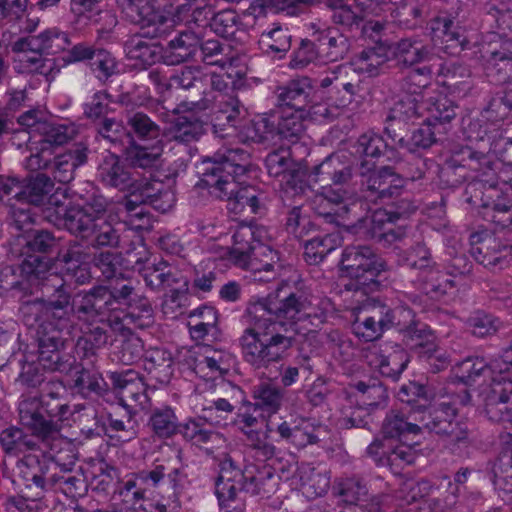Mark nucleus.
<instances>
[{
  "label": "nucleus",
  "mask_w": 512,
  "mask_h": 512,
  "mask_svg": "<svg viewBox=\"0 0 512 512\" xmlns=\"http://www.w3.org/2000/svg\"><path fill=\"white\" fill-rule=\"evenodd\" d=\"M317 177L314 170L309 171L307 165L295 162L283 177L284 193L287 195L291 191L293 195L304 194L307 189H310L312 182H317Z\"/></svg>",
  "instance_id": "nucleus-56"
},
{
  "label": "nucleus",
  "mask_w": 512,
  "mask_h": 512,
  "mask_svg": "<svg viewBox=\"0 0 512 512\" xmlns=\"http://www.w3.org/2000/svg\"><path fill=\"white\" fill-rule=\"evenodd\" d=\"M58 390H64L62 383L50 380L45 393L26 397L18 405L20 424L45 444L60 434L63 422L72 414L69 404Z\"/></svg>",
  "instance_id": "nucleus-6"
},
{
  "label": "nucleus",
  "mask_w": 512,
  "mask_h": 512,
  "mask_svg": "<svg viewBox=\"0 0 512 512\" xmlns=\"http://www.w3.org/2000/svg\"><path fill=\"white\" fill-rule=\"evenodd\" d=\"M413 416H415V405L408 413L403 409L388 411L381 425L383 438L396 440L406 434L419 435L420 428L418 423L413 421Z\"/></svg>",
  "instance_id": "nucleus-36"
},
{
  "label": "nucleus",
  "mask_w": 512,
  "mask_h": 512,
  "mask_svg": "<svg viewBox=\"0 0 512 512\" xmlns=\"http://www.w3.org/2000/svg\"><path fill=\"white\" fill-rule=\"evenodd\" d=\"M241 480L242 489L253 495L269 496L276 491L279 484L274 468L267 465H247L242 471Z\"/></svg>",
  "instance_id": "nucleus-32"
},
{
  "label": "nucleus",
  "mask_w": 512,
  "mask_h": 512,
  "mask_svg": "<svg viewBox=\"0 0 512 512\" xmlns=\"http://www.w3.org/2000/svg\"><path fill=\"white\" fill-rule=\"evenodd\" d=\"M92 324L91 328L86 332L84 341L86 350L101 349L107 345H112L116 340V336L128 337L131 335V330L123 323V329L120 331H113L107 324L96 323Z\"/></svg>",
  "instance_id": "nucleus-53"
},
{
  "label": "nucleus",
  "mask_w": 512,
  "mask_h": 512,
  "mask_svg": "<svg viewBox=\"0 0 512 512\" xmlns=\"http://www.w3.org/2000/svg\"><path fill=\"white\" fill-rule=\"evenodd\" d=\"M390 305L374 301L358 316L354 322L356 334L365 341H374L388 330Z\"/></svg>",
  "instance_id": "nucleus-25"
},
{
  "label": "nucleus",
  "mask_w": 512,
  "mask_h": 512,
  "mask_svg": "<svg viewBox=\"0 0 512 512\" xmlns=\"http://www.w3.org/2000/svg\"><path fill=\"white\" fill-rule=\"evenodd\" d=\"M297 113L273 112L261 117L254 123L257 141L264 143L279 139L296 143L305 132L303 116Z\"/></svg>",
  "instance_id": "nucleus-13"
},
{
  "label": "nucleus",
  "mask_w": 512,
  "mask_h": 512,
  "mask_svg": "<svg viewBox=\"0 0 512 512\" xmlns=\"http://www.w3.org/2000/svg\"><path fill=\"white\" fill-rule=\"evenodd\" d=\"M48 206L44 210V218L54 226L65 229L68 233L72 232L81 221L84 214L65 196L64 193H50L46 200Z\"/></svg>",
  "instance_id": "nucleus-24"
},
{
  "label": "nucleus",
  "mask_w": 512,
  "mask_h": 512,
  "mask_svg": "<svg viewBox=\"0 0 512 512\" xmlns=\"http://www.w3.org/2000/svg\"><path fill=\"white\" fill-rule=\"evenodd\" d=\"M88 248L89 246H85L80 238L75 237L74 239L68 240L64 246H59L54 258L43 259L50 261L49 270L54 263H59L63 267L66 275L76 277L77 282L83 284L87 279L83 273L86 271L83 265L87 264L91 258Z\"/></svg>",
  "instance_id": "nucleus-19"
},
{
  "label": "nucleus",
  "mask_w": 512,
  "mask_h": 512,
  "mask_svg": "<svg viewBox=\"0 0 512 512\" xmlns=\"http://www.w3.org/2000/svg\"><path fill=\"white\" fill-rule=\"evenodd\" d=\"M470 69L460 63H451L443 66L439 73V82L452 92H461L469 89Z\"/></svg>",
  "instance_id": "nucleus-59"
},
{
  "label": "nucleus",
  "mask_w": 512,
  "mask_h": 512,
  "mask_svg": "<svg viewBox=\"0 0 512 512\" xmlns=\"http://www.w3.org/2000/svg\"><path fill=\"white\" fill-rule=\"evenodd\" d=\"M393 55L396 67L400 70L410 69L420 63L430 61L433 48L426 45L419 37H405L393 45Z\"/></svg>",
  "instance_id": "nucleus-26"
},
{
  "label": "nucleus",
  "mask_w": 512,
  "mask_h": 512,
  "mask_svg": "<svg viewBox=\"0 0 512 512\" xmlns=\"http://www.w3.org/2000/svg\"><path fill=\"white\" fill-rule=\"evenodd\" d=\"M403 341L419 357L432 358V355L438 352L433 331L417 318L414 324L403 334Z\"/></svg>",
  "instance_id": "nucleus-41"
},
{
  "label": "nucleus",
  "mask_w": 512,
  "mask_h": 512,
  "mask_svg": "<svg viewBox=\"0 0 512 512\" xmlns=\"http://www.w3.org/2000/svg\"><path fill=\"white\" fill-rule=\"evenodd\" d=\"M99 3L100 0H71V11L77 17V23H98L104 20L109 28L98 29L97 33L101 36L103 33H109L111 27H114L117 21L108 11H101Z\"/></svg>",
  "instance_id": "nucleus-46"
},
{
  "label": "nucleus",
  "mask_w": 512,
  "mask_h": 512,
  "mask_svg": "<svg viewBox=\"0 0 512 512\" xmlns=\"http://www.w3.org/2000/svg\"><path fill=\"white\" fill-rule=\"evenodd\" d=\"M320 87L330 88V92L339 95L343 103H351L360 91V81L352 67L339 65L321 79Z\"/></svg>",
  "instance_id": "nucleus-29"
},
{
  "label": "nucleus",
  "mask_w": 512,
  "mask_h": 512,
  "mask_svg": "<svg viewBox=\"0 0 512 512\" xmlns=\"http://www.w3.org/2000/svg\"><path fill=\"white\" fill-rule=\"evenodd\" d=\"M337 246V239L332 234H317L305 240L304 257L308 264L317 265Z\"/></svg>",
  "instance_id": "nucleus-57"
},
{
  "label": "nucleus",
  "mask_w": 512,
  "mask_h": 512,
  "mask_svg": "<svg viewBox=\"0 0 512 512\" xmlns=\"http://www.w3.org/2000/svg\"><path fill=\"white\" fill-rule=\"evenodd\" d=\"M323 195L328 202L338 206L334 213L325 214L326 218H331L330 222L347 223L366 212L365 204L353 188H328Z\"/></svg>",
  "instance_id": "nucleus-21"
},
{
  "label": "nucleus",
  "mask_w": 512,
  "mask_h": 512,
  "mask_svg": "<svg viewBox=\"0 0 512 512\" xmlns=\"http://www.w3.org/2000/svg\"><path fill=\"white\" fill-rule=\"evenodd\" d=\"M136 412L128 409L127 405L108 414V426H105V434L111 439L120 442H129L137 437L138 421Z\"/></svg>",
  "instance_id": "nucleus-37"
},
{
  "label": "nucleus",
  "mask_w": 512,
  "mask_h": 512,
  "mask_svg": "<svg viewBox=\"0 0 512 512\" xmlns=\"http://www.w3.org/2000/svg\"><path fill=\"white\" fill-rule=\"evenodd\" d=\"M32 434L28 435L23 428L10 426L0 432V447L9 456H19L27 451H37L39 444L33 440Z\"/></svg>",
  "instance_id": "nucleus-44"
},
{
  "label": "nucleus",
  "mask_w": 512,
  "mask_h": 512,
  "mask_svg": "<svg viewBox=\"0 0 512 512\" xmlns=\"http://www.w3.org/2000/svg\"><path fill=\"white\" fill-rule=\"evenodd\" d=\"M483 58L485 74L491 82L504 84L512 79V38L502 41L498 47L488 45Z\"/></svg>",
  "instance_id": "nucleus-20"
},
{
  "label": "nucleus",
  "mask_w": 512,
  "mask_h": 512,
  "mask_svg": "<svg viewBox=\"0 0 512 512\" xmlns=\"http://www.w3.org/2000/svg\"><path fill=\"white\" fill-rule=\"evenodd\" d=\"M357 153L365 157L379 158L382 155L391 153L387 158L389 160L398 161L395 149L386 142L382 136L367 132L362 134L357 140Z\"/></svg>",
  "instance_id": "nucleus-58"
},
{
  "label": "nucleus",
  "mask_w": 512,
  "mask_h": 512,
  "mask_svg": "<svg viewBox=\"0 0 512 512\" xmlns=\"http://www.w3.org/2000/svg\"><path fill=\"white\" fill-rule=\"evenodd\" d=\"M255 233L250 225H242L235 231L229 260L250 271L255 280L267 282L276 275L277 252L256 239Z\"/></svg>",
  "instance_id": "nucleus-9"
},
{
  "label": "nucleus",
  "mask_w": 512,
  "mask_h": 512,
  "mask_svg": "<svg viewBox=\"0 0 512 512\" xmlns=\"http://www.w3.org/2000/svg\"><path fill=\"white\" fill-rule=\"evenodd\" d=\"M50 261L39 255L25 258L19 268L5 266L0 270V295L17 292L22 296L34 294L39 289L41 297L23 301L19 307L23 323L35 327L41 320L61 318L67 313L70 294L67 282L57 274L49 272Z\"/></svg>",
  "instance_id": "nucleus-2"
},
{
  "label": "nucleus",
  "mask_w": 512,
  "mask_h": 512,
  "mask_svg": "<svg viewBox=\"0 0 512 512\" xmlns=\"http://www.w3.org/2000/svg\"><path fill=\"white\" fill-rule=\"evenodd\" d=\"M109 380L114 390L120 395L122 402L135 403L142 411L152 409V403L147 395V384L143 377L136 371L128 369L121 372H111Z\"/></svg>",
  "instance_id": "nucleus-18"
},
{
  "label": "nucleus",
  "mask_w": 512,
  "mask_h": 512,
  "mask_svg": "<svg viewBox=\"0 0 512 512\" xmlns=\"http://www.w3.org/2000/svg\"><path fill=\"white\" fill-rule=\"evenodd\" d=\"M277 432L282 439L288 441L297 449H303L308 445L320 443L327 434V429L323 425L318 426H294L287 422H282L277 427Z\"/></svg>",
  "instance_id": "nucleus-42"
},
{
  "label": "nucleus",
  "mask_w": 512,
  "mask_h": 512,
  "mask_svg": "<svg viewBox=\"0 0 512 512\" xmlns=\"http://www.w3.org/2000/svg\"><path fill=\"white\" fill-rule=\"evenodd\" d=\"M409 363V356L403 349H395L387 355L378 356V370L380 374L396 382L400 379L401 374Z\"/></svg>",
  "instance_id": "nucleus-61"
},
{
  "label": "nucleus",
  "mask_w": 512,
  "mask_h": 512,
  "mask_svg": "<svg viewBox=\"0 0 512 512\" xmlns=\"http://www.w3.org/2000/svg\"><path fill=\"white\" fill-rule=\"evenodd\" d=\"M61 237H57L48 229H31L26 237L25 247L28 251L39 255L57 254Z\"/></svg>",
  "instance_id": "nucleus-55"
},
{
  "label": "nucleus",
  "mask_w": 512,
  "mask_h": 512,
  "mask_svg": "<svg viewBox=\"0 0 512 512\" xmlns=\"http://www.w3.org/2000/svg\"><path fill=\"white\" fill-rule=\"evenodd\" d=\"M70 294L69 330L73 327L72 316L76 314L80 321L90 325L107 324L113 331L123 329V320L118 314L119 298L122 299L121 285H97L89 290L79 291L74 297L71 285L67 283Z\"/></svg>",
  "instance_id": "nucleus-8"
},
{
  "label": "nucleus",
  "mask_w": 512,
  "mask_h": 512,
  "mask_svg": "<svg viewBox=\"0 0 512 512\" xmlns=\"http://www.w3.org/2000/svg\"><path fill=\"white\" fill-rule=\"evenodd\" d=\"M359 175L364 196L374 204L388 203L403 192V177L392 166L376 169L374 163L363 160L359 166Z\"/></svg>",
  "instance_id": "nucleus-12"
},
{
  "label": "nucleus",
  "mask_w": 512,
  "mask_h": 512,
  "mask_svg": "<svg viewBox=\"0 0 512 512\" xmlns=\"http://www.w3.org/2000/svg\"><path fill=\"white\" fill-rule=\"evenodd\" d=\"M61 318L41 320L37 326V342L39 357L28 361L22 354L19 363L21 371L17 381L29 388L39 387L47 379V372H65L71 367L68 360H63L61 350L64 349L69 334V313L60 314Z\"/></svg>",
  "instance_id": "nucleus-5"
},
{
  "label": "nucleus",
  "mask_w": 512,
  "mask_h": 512,
  "mask_svg": "<svg viewBox=\"0 0 512 512\" xmlns=\"http://www.w3.org/2000/svg\"><path fill=\"white\" fill-rule=\"evenodd\" d=\"M467 171L477 173L466 187L467 200L486 210L485 196L475 197L473 189L481 192L494 188L502 192V198L512 197V166L495 159L493 154L477 151L470 146H463L453 152L446 161L442 174L452 186L459 185L469 178Z\"/></svg>",
  "instance_id": "nucleus-3"
},
{
  "label": "nucleus",
  "mask_w": 512,
  "mask_h": 512,
  "mask_svg": "<svg viewBox=\"0 0 512 512\" xmlns=\"http://www.w3.org/2000/svg\"><path fill=\"white\" fill-rule=\"evenodd\" d=\"M179 428L186 440L198 446L215 443L221 438L220 434L209 428V424L201 418L189 420Z\"/></svg>",
  "instance_id": "nucleus-63"
},
{
  "label": "nucleus",
  "mask_w": 512,
  "mask_h": 512,
  "mask_svg": "<svg viewBox=\"0 0 512 512\" xmlns=\"http://www.w3.org/2000/svg\"><path fill=\"white\" fill-rule=\"evenodd\" d=\"M143 367L154 386L168 384L173 375L172 355L165 349H149L145 353Z\"/></svg>",
  "instance_id": "nucleus-38"
},
{
  "label": "nucleus",
  "mask_w": 512,
  "mask_h": 512,
  "mask_svg": "<svg viewBox=\"0 0 512 512\" xmlns=\"http://www.w3.org/2000/svg\"><path fill=\"white\" fill-rule=\"evenodd\" d=\"M130 168L119 155L108 153L97 167V178L105 187L126 191L127 188L133 186L136 179Z\"/></svg>",
  "instance_id": "nucleus-22"
},
{
  "label": "nucleus",
  "mask_w": 512,
  "mask_h": 512,
  "mask_svg": "<svg viewBox=\"0 0 512 512\" xmlns=\"http://www.w3.org/2000/svg\"><path fill=\"white\" fill-rule=\"evenodd\" d=\"M240 184L233 189L231 195L216 197L227 202V209L234 214H257L264 207L265 195L253 186L241 187Z\"/></svg>",
  "instance_id": "nucleus-35"
},
{
  "label": "nucleus",
  "mask_w": 512,
  "mask_h": 512,
  "mask_svg": "<svg viewBox=\"0 0 512 512\" xmlns=\"http://www.w3.org/2000/svg\"><path fill=\"white\" fill-rule=\"evenodd\" d=\"M498 368L497 360L487 363L483 358H467L459 364L456 376L463 384L472 385L480 378H492Z\"/></svg>",
  "instance_id": "nucleus-50"
},
{
  "label": "nucleus",
  "mask_w": 512,
  "mask_h": 512,
  "mask_svg": "<svg viewBox=\"0 0 512 512\" xmlns=\"http://www.w3.org/2000/svg\"><path fill=\"white\" fill-rule=\"evenodd\" d=\"M355 389L361 394L362 405L371 412L374 409L385 407L388 400L387 388L378 379H369L368 381H358Z\"/></svg>",
  "instance_id": "nucleus-54"
},
{
  "label": "nucleus",
  "mask_w": 512,
  "mask_h": 512,
  "mask_svg": "<svg viewBox=\"0 0 512 512\" xmlns=\"http://www.w3.org/2000/svg\"><path fill=\"white\" fill-rule=\"evenodd\" d=\"M318 49L321 61L336 62L346 57L350 50V42L347 36L334 29L316 31Z\"/></svg>",
  "instance_id": "nucleus-39"
},
{
  "label": "nucleus",
  "mask_w": 512,
  "mask_h": 512,
  "mask_svg": "<svg viewBox=\"0 0 512 512\" xmlns=\"http://www.w3.org/2000/svg\"><path fill=\"white\" fill-rule=\"evenodd\" d=\"M259 43L264 53L281 59L291 48V35L287 29L276 26L271 31L262 33Z\"/></svg>",
  "instance_id": "nucleus-60"
},
{
  "label": "nucleus",
  "mask_w": 512,
  "mask_h": 512,
  "mask_svg": "<svg viewBox=\"0 0 512 512\" xmlns=\"http://www.w3.org/2000/svg\"><path fill=\"white\" fill-rule=\"evenodd\" d=\"M131 138L123 150L125 161L131 168L153 170L161 166L163 155V142H153L145 145Z\"/></svg>",
  "instance_id": "nucleus-27"
},
{
  "label": "nucleus",
  "mask_w": 512,
  "mask_h": 512,
  "mask_svg": "<svg viewBox=\"0 0 512 512\" xmlns=\"http://www.w3.org/2000/svg\"><path fill=\"white\" fill-rule=\"evenodd\" d=\"M122 299L119 298V311L126 309L123 322L145 329L154 323V311L147 297L138 294L132 282L121 284Z\"/></svg>",
  "instance_id": "nucleus-17"
},
{
  "label": "nucleus",
  "mask_w": 512,
  "mask_h": 512,
  "mask_svg": "<svg viewBox=\"0 0 512 512\" xmlns=\"http://www.w3.org/2000/svg\"><path fill=\"white\" fill-rule=\"evenodd\" d=\"M418 282L420 289L432 299H440L455 287V282L436 266L419 273Z\"/></svg>",
  "instance_id": "nucleus-52"
},
{
  "label": "nucleus",
  "mask_w": 512,
  "mask_h": 512,
  "mask_svg": "<svg viewBox=\"0 0 512 512\" xmlns=\"http://www.w3.org/2000/svg\"><path fill=\"white\" fill-rule=\"evenodd\" d=\"M124 52L130 60L139 61L144 66L152 65L157 59V47L138 35L125 42Z\"/></svg>",
  "instance_id": "nucleus-64"
},
{
  "label": "nucleus",
  "mask_w": 512,
  "mask_h": 512,
  "mask_svg": "<svg viewBox=\"0 0 512 512\" xmlns=\"http://www.w3.org/2000/svg\"><path fill=\"white\" fill-rule=\"evenodd\" d=\"M125 121L128 130V141H131V138L139 142L162 141L163 133L160 125L145 112L140 110L127 111Z\"/></svg>",
  "instance_id": "nucleus-34"
},
{
  "label": "nucleus",
  "mask_w": 512,
  "mask_h": 512,
  "mask_svg": "<svg viewBox=\"0 0 512 512\" xmlns=\"http://www.w3.org/2000/svg\"><path fill=\"white\" fill-rule=\"evenodd\" d=\"M148 425L160 438H169L179 430L177 417L168 406L152 410Z\"/></svg>",
  "instance_id": "nucleus-62"
},
{
  "label": "nucleus",
  "mask_w": 512,
  "mask_h": 512,
  "mask_svg": "<svg viewBox=\"0 0 512 512\" xmlns=\"http://www.w3.org/2000/svg\"><path fill=\"white\" fill-rule=\"evenodd\" d=\"M74 466L72 462L60 464L47 452L26 455L16 464L24 484L23 493L32 501L41 500L52 492H60L71 499L83 497L87 483L83 474L73 470Z\"/></svg>",
  "instance_id": "nucleus-4"
},
{
  "label": "nucleus",
  "mask_w": 512,
  "mask_h": 512,
  "mask_svg": "<svg viewBox=\"0 0 512 512\" xmlns=\"http://www.w3.org/2000/svg\"><path fill=\"white\" fill-rule=\"evenodd\" d=\"M76 228L73 229L72 236L88 242V246L94 250H104L107 248H120L121 236L119 230L114 224L105 218H88L83 216Z\"/></svg>",
  "instance_id": "nucleus-15"
},
{
  "label": "nucleus",
  "mask_w": 512,
  "mask_h": 512,
  "mask_svg": "<svg viewBox=\"0 0 512 512\" xmlns=\"http://www.w3.org/2000/svg\"><path fill=\"white\" fill-rule=\"evenodd\" d=\"M475 197L485 196L486 210L482 211L485 219L491 221L501 229L512 226V197L502 198V192L494 188H488L484 192L471 188Z\"/></svg>",
  "instance_id": "nucleus-30"
},
{
  "label": "nucleus",
  "mask_w": 512,
  "mask_h": 512,
  "mask_svg": "<svg viewBox=\"0 0 512 512\" xmlns=\"http://www.w3.org/2000/svg\"><path fill=\"white\" fill-rule=\"evenodd\" d=\"M312 93L313 87L308 77L293 79L285 86L278 87L275 91L279 106H285L300 113L309 107L312 101Z\"/></svg>",
  "instance_id": "nucleus-31"
},
{
  "label": "nucleus",
  "mask_w": 512,
  "mask_h": 512,
  "mask_svg": "<svg viewBox=\"0 0 512 512\" xmlns=\"http://www.w3.org/2000/svg\"><path fill=\"white\" fill-rule=\"evenodd\" d=\"M341 265L352 279L346 287L349 290H362L365 294L378 288L377 278L386 270L385 261L366 245L347 246L342 252Z\"/></svg>",
  "instance_id": "nucleus-10"
},
{
  "label": "nucleus",
  "mask_w": 512,
  "mask_h": 512,
  "mask_svg": "<svg viewBox=\"0 0 512 512\" xmlns=\"http://www.w3.org/2000/svg\"><path fill=\"white\" fill-rule=\"evenodd\" d=\"M384 132L391 139L392 143H396L400 147L406 148L410 151H413L416 148H429L437 141L436 134L438 133L437 129H434V126L427 120H425L418 128L413 130L409 139H405L402 135L397 133L395 128L385 127Z\"/></svg>",
  "instance_id": "nucleus-45"
},
{
  "label": "nucleus",
  "mask_w": 512,
  "mask_h": 512,
  "mask_svg": "<svg viewBox=\"0 0 512 512\" xmlns=\"http://www.w3.org/2000/svg\"><path fill=\"white\" fill-rule=\"evenodd\" d=\"M53 189L54 183L51 178L44 173H37L27 179V183L15 194V198L24 203L40 206L46 203Z\"/></svg>",
  "instance_id": "nucleus-47"
},
{
  "label": "nucleus",
  "mask_w": 512,
  "mask_h": 512,
  "mask_svg": "<svg viewBox=\"0 0 512 512\" xmlns=\"http://www.w3.org/2000/svg\"><path fill=\"white\" fill-rule=\"evenodd\" d=\"M187 109L192 111L210 110L215 125L235 127L245 112L244 106L233 93L206 94V98H191L184 102Z\"/></svg>",
  "instance_id": "nucleus-14"
},
{
  "label": "nucleus",
  "mask_w": 512,
  "mask_h": 512,
  "mask_svg": "<svg viewBox=\"0 0 512 512\" xmlns=\"http://www.w3.org/2000/svg\"><path fill=\"white\" fill-rule=\"evenodd\" d=\"M199 50L200 36L198 33L192 30H184L168 41L163 49L162 58L168 65H177L194 60L199 54Z\"/></svg>",
  "instance_id": "nucleus-28"
},
{
  "label": "nucleus",
  "mask_w": 512,
  "mask_h": 512,
  "mask_svg": "<svg viewBox=\"0 0 512 512\" xmlns=\"http://www.w3.org/2000/svg\"><path fill=\"white\" fill-rule=\"evenodd\" d=\"M251 167V155L242 148L215 152L199 164L200 180L196 186L207 189L212 197L231 195Z\"/></svg>",
  "instance_id": "nucleus-7"
},
{
  "label": "nucleus",
  "mask_w": 512,
  "mask_h": 512,
  "mask_svg": "<svg viewBox=\"0 0 512 512\" xmlns=\"http://www.w3.org/2000/svg\"><path fill=\"white\" fill-rule=\"evenodd\" d=\"M311 303L302 291L287 293L277 289L259 300L256 309L266 311L275 320L256 322L261 333L247 328L240 338L244 360L256 369L267 368L271 363L283 360L296 342V323L306 314Z\"/></svg>",
  "instance_id": "nucleus-1"
},
{
  "label": "nucleus",
  "mask_w": 512,
  "mask_h": 512,
  "mask_svg": "<svg viewBox=\"0 0 512 512\" xmlns=\"http://www.w3.org/2000/svg\"><path fill=\"white\" fill-rule=\"evenodd\" d=\"M122 13L133 24L141 27L154 25L163 17L155 10L150 0H116Z\"/></svg>",
  "instance_id": "nucleus-48"
},
{
  "label": "nucleus",
  "mask_w": 512,
  "mask_h": 512,
  "mask_svg": "<svg viewBox=\"0 0 512 512\" xmlns=\"http://www.w3.org/2000/svg\"><path fill=\"white\" fill-rule=\"evenodd\" d=\"M392 16L400 26L413 29L423 23L427 16L425 1L400 0L395 2Z\"/></svg>",
  "instance_id": "nucleus-49"
},
{
  "label": "nucleus",
  "mask_w": 512,
  "mask_h": 512,
  "mask_svg": "<svg viewBox=\"0 0 512 512\" xmlns=\"http://www.w3.org/2000/svg\"><path fill=\"white\" fill-rule=\"evenodd\" d=\"M474 259L489 269L509 267L512 261V245L501 244L495 237L482 241L471 249Z\"/></svg>",
  "instance_id": "nucleus-33"
},
{
  "label": "nucleus",
  "mask_w": 512,
  "mask_h": 512,
  "mask_svg": "<svg viewBox=\"0 0 512 512\" xmlns=\"http://www.w3.org/2000/svg\"><path fill=\"white\" fill-rule=\"evenodd\" d=\"M315 176L322 175L331 182L330 188H352L353 168L340 155L332 154L319 165L314 166Z\"/></svg>",
  "instance_id": "nucleus-40"
},
{
  "label": "nucleus",
  "mask_w": 512,
  "mask_h": 512,
  "mask_svg": "<svg viewBox=\"0 0 512 512\" xmlns=\"http://www.w3.org/2000/svg\"><path fill=\"white\" fill-rule=\"evenodd\" d=\"M498 375L492 376V389L486 397L484 412L492 422L502 424L503 427L510 419L512 411V379L503 375L499 366Z\"/></svg>",
  "instance_id": "nucleus-16"
},
{
  "label": "nucleus",
  "mask_w": 512,
  "mask_h": 512,
  "mask_svg": "<svg viewBox=\"0 0 512 512\" xmlns=\"http://www.w3.org/2000/svg\"><path fill=\"white\" fill-rule=\"evenodd\" d=\"M434 30L442 31V43L444 51L452 56L459 55L469 45L465 29L454 19L444 16L435 20Z\"/></svg>",
  "instance_id": "nucleus-43"
},
{
  "label": "nucleus",
  "mask_w": 512,
  "mask_h": 512,
  "mask_svg": "<svg viewBox=\"0 0 512 512\" xmlns=\"http://www.w3.org/2000/svg\"><path fill=\"white\" fill-rule=\"evenodd\" d=\"M458 105L447 97H438L428 107L427 121L437 129L438 134L446 133L456 118Z\"/></svg>",
  "instance_id": "nucleus-51"
},
{
  "label": "nucleus",
  "mask_w": 512,
  "mask_h": 512,
  "mask_svg": "<svg viewBox=\"0 0 512 512\" xmlns=\"http://www.w3.org/2000/svg\"><path fill=\"white\" fill-rule=\"evenodd\" d=\"M132 188H136L146 205L161 213L169 211L175 205L174 189L156 178H136Z\"/></svg>",
  "instance_id": "nucleus-23"
},
{
  "label": "nucleus",
  "mask_w": 512,
  "mask_h": 512,
  "mask_svg": "<svg viewBox=\"0 0 512 512\" xmlns=\"http://www.w3.org/2000/svg\"><path fill=\"white\" fill-rule=\"evenodd\" d=\"M456 409L450 403L416 405L413 421L417 422L420 434L423 431L435 433L458 444L468 440V427L456 419Z\"/></svg>",
  "instance_id": "nucleus-11"
}]
</instances>
